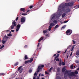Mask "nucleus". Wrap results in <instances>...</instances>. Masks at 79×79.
<instances>
[{"label":"nucleus","instance_id":"obj_27","mask_svg":"<svg viewBox=\"0 0 79 79\" xmlns=\"http://www.w3.org/2000/svg\"><path fill=\"white\" fill-rule=\"evenodd\" d=\"M65 70H66V69H65V68L64 67L62 69V72H64V71H65Z\"/></svg>","mask_w":79,"mask_h":79},{"label":"nucleus","instance_id":"obj_4","mask_svg":"<svg viewBox=\"0 0 79 79\" xmlns=\"http://www.w3.org/2000/svg\"><path fill=\"white\" fill-rule=\"evenodd\" d=\"M68 76H69V78L70 79H71V76H75V74L74 72H71L70 73H68Z\"/></svg>","mask_w":79,"mask_h":79},{"label":"nucleus","instance_id":"obj_23","mask_svg":"<svg viewBox=\"0 0 79 79\" xmlns=\"http://www.w3.org/2000/svg\"><path fill=\"white\" fill-rule=\"evenodd\" d=\"M52 27H51V26H49L48 27V30L49 31H51V29H52Z\"/></svg>","mask_w":79,"mask_h":79},{"label":"nucleus","instance_id":"obj_13","mask_svg":"<svg viewBox=\"0 0 79 79\" xmlns=\"http://www.w3.org/2000/svg\"><path fill=\"white\" fill-rule=\"evenodd\" d=\"M73 5H74V2H69V6H72Z\"/></svg>","mask_w":79,"mask_h":79},{"label":"nucleus","instance_id":"obj_42","mask_svg":"<svg viewBox=\"0 0 79 79\" xmlns=\"http://www.w3.org/2000/svg\"><path fill=\"white\" fill-rule=\"evenodd\" d=\"M4 47V45H2L1 47L0 48V49H2V48H3Z\"/></svg>","mask_w":79,"mask_h":79},{"label":"nucleus","instance_id":"obj_34","mask_svg":"<svg viewBox=\"0 0 79 79\" xmlns=\"http://www.w3.org/2000/svg\"><path fill=\"white\" fill-rule=\"evenodd\" d=\"M74 46H73L72 47V49L71 51H72L73 50V49H74Z\"/></svg>","mask_w":79,"mask_h":79},{"label":"nucleus","instance_id":"obj_54","mask_svg":"<svg viewBox=\"0 0 79 79\" xmlns=\"http://www.w3.org/2000/svg\"><path fill=\"white\" fill-rule=\"evenodd\" d=\"M11 32H13L15 31V30H11Z\"/></svg>","mask_w":79,"mask_h":79},{"label":"nucleus","instance_id":"obj_17","mask_svg":"<svg viewBox=\"0 0 79 79\" xmlns=\"http://www.w3.org/2000/svg\"><path fill=\"white\" fill-rule=\"evenodd\" d=\"M49 26L51 27H53V26H55V24L53 23H50Z\"/></svg>","mask_w":79,"mask_h":79},{"label":"nucleus","instance_id":"obj_39","mask_svg":"<svg viewBox=\"0 0 79 79\" xmlns=\"http://www.w3.org/2000/svg\"><path fill=\"white\" fill-rule=\"evenodd\" d=\"M62 65H65V63H64V62H62Z\"/></svg>","mask_w":79,"mask_h":79},{"label":"nucleus","instance_id":"obj_24","mask_svg":"<svg viewBox=\"0 0 79 79\" xmlns=\"http://www.w3.org/2000/svg\"><path fill=\"white\" fill-rule=\"evenodd\" d=\"M47 31H48V29H47L46 30H44L43 31V33H44V34H46V33L47 32Z\"/></svg>","mask_w":79,"mask_h":79},{"label":"nucleus","instance_id":"obj_57","mask_svg":"<svg viewBox=\"0 0 79 79\" xmlns=\"http://www.w3.org/2000/svg\"><path fill=\"white\" fill-rule=\"evenodd\" d=\"M59 68H58V69H57V70L58 71H60V69H58Z\"/></svg>","mask_w":79,"mask_h":79},{"label":"nucleus","instance_id":"obj_44","mask_svg":"<svg viewBox=\"0 0 79 79\" xmlns=\"http://www.w3.org/2000/svg\"><path fill=\"white\" fill-rule=\"evenodd\" d=\"M72 42H73V44H76V42H75V41L74 40H72Z\"/></svg>","mask_w":79,"mask_h":79},{"label":"nucleus","instance_id":"obj_62","mask_svg":"<svg viewBox=\"0 0 79 79\" xmlns=\"http://www.w3.org/2000/svg\"><path fill=\"white\" fill-rule=\"evenodd\" d=\"M29 10H28L26 12V13H28V12H29Z\"/></svg>","mask_w":79,"mask_h":79},{"label":"nucleus","instance_id":"obj_55","mask_svg":"<svg viewBox=\"0 0 79 79\" xmlns=\"http://www.w3.org/2000/svg\"><path fill=\"white\" fill-rule=\"evenodd\" d=\"M36 79H39V77L38 76L36 77Z\"/></svg>","mask_w":79,"mask_h":79},{"label":"nucleus","instance_id":"obj_6","mask_svg":"<svg viewBox=\"0 0 79 79\" xmlns=\"http://www.w3.org/2000/svg\"><path fill=\"white\" fill-rule=\"evenodd\" d=\"M16 32H18L19 30V29H20V27H21V25L20 24H18L16 26Z\"/></svg>","mask_w":79,"mask_h":79},{"label":"nucleus","instance_id":"obj_11","mask_svg":"<svg viewBox=\"0 0 79 79\" xmlns=\"http://www.w3.org/2000/svg\"><path fill=\"white\" fill-rule=\"evenodd\" d=\"M65 13H69L70 12V9L69 8H67L64 10Z\"/></svg>","mask_w":79,"mask_h":79},{"label":"nucleus","instance_id":"obj_33","mask_svg":"<svg viewBox=\"0 0 79 79\" xmlns=\"http://www.w3.org/2000/svg\"><path fill=\"white\" fill-rule=\"evenodd\" d=\"M29 63V60H28L27 61H26L25 62V64H27V63Z\"/></svg>","mask_w":79,"mask_h":79},{"label":"nucleus","instance_id":"obj_12","mask_svg":"<svg viewBox=\"0 0 79 79\" xmlns=\"http://www.w3.org/2000/svg\"><path fill=\"white\" fill-rule=\"evenodd\" d=\"M69 73H71V72L69 70L66 71L65 72L64 74L65 75H66V74H68H68H69Z\"/></svg>","mask_w":79,"mask_h":79},{"label":"nucleus","instance_id":"obj_21","mask_svg":"<svg viewBox=\"0 0 79 79\" xmlns=\"http://www.w3.org/2000/svg\"><path fill=\"white\" fill-rule=\"evenodd\" d=\"M24 60H26L28 59V57H27V55H25L24 56Z\"/></svg>","mask_w":79,"mask_h":79},{"label":"nucleus","instance_id":"obj_64","mask_svg":"<svg viewBox=\"0 0 79 79\" xmlns=\"http://www.w3.org/2000/svg\"><path fill=\"white\" fill-rule=\"evenodd\" d=\"M77 70H79V68H78V69H77Z\"/></svg>","mask_w":79,"mask_h":79},{"label":"nucleus","instance_id":"obj_46","mask_svg":"<svg viewBox=\"0 0 79 79\" xmlns=\"http://www.w3.org/2000/svg\"><path fill=\"white\" fill-rule=\"evenodd\" d=\"M64 77L65 79H67V76L65 75H64Z\"/></svg>","mask_w":79,"mask_h":79},{"label":"nucleus","instance_id":"obj_30","mask_svg":"<svg viewBox=\"0 0 79 79\" xmlns=\"http://www.w3.org/2000/svg\"><path fill=\"white\" fill-rule=\"evenodd\" d=\"M53 23H55V24H57V21L55 20L54 21H53Z\"/></svg>","mask_w":79,"mask_h":79},{"label":"nucleus","instance_id":"obj_2","mask_svg":"<svg viewBox=\"0 0 79 79\" xmlns=\"http://www.w3.org/2000/svg\"><path fill=\"white\" fill-rule=\"evenodd\" d=\"M12 25L10 27L11 28V29H14V28L15 27H16L17 26L16 24V22H15V20H12Z\"/></svg>","mask_w":79,"mask_h":79},{"label":"nucleus","instance_id":"obj_19","mask_svg":"<svg viewBox=\"0 0 79 79\" xmlns=\"http://www.w3.org/2000/svg\"><path fill=\"white\" fill-rule=\"evenodd\" d=\"M33 60H34V58H31L30 60H28V61H29V63H32V61H33Z\"/></svg>","mask_w":79,"mask_h":79},{"label":"nucleus","instance_id":"obj_29","mask_svg":"<svg viewBox=\"0 0 79 79\" xmlns=\"http://www.w3.org/2000/svg\"><path fill=\"white\" fill-rule=\"evenodd\" d=\"M17 65H18V62L15 64H14V66H17Z\"/></svg>","mask_w":79,"mask_h":79},{"label":"nucleus","instance_id":"obj_37","mask_svg":"<svg viewBox=\"0 0 79 79\" xmlns=\"http://www.w3.org/2000/svg\"><path fill=\"white\" fill-rule=\"evenodd\" d=\"M33 7H34V6H30L29 7L30 9H32V8Z\"/></svg>","mask_w":79,"mask_h":79},{"label":"nucleus","instance_id":"obj_25","mask_svg":"<svg viewBox=\"0 0 79 79\" xmlns=\"http://www.w3.org/2000/svg\"><path fill=\"white\" fill-rule=\"evenodd\" d=\"M66 13H64L62 14V18H64V16H66Z\"/></svg>","mask_w":79,"mask_h":79},{"label":"nucleus","instance_id":"obj_8","mask_svg":"<svg viewBox=\"0 0 79 79\" xmlns=\"http://www.w3.org/2000/svg\"><path fill=\"white\" fill-rule=\"evenodd\" d=\"M22 67H23L22 66H21L19 67L18 69V71H19V70H20L19 71L20 73H22V71H23V68L21 69V68H22Z\"/></svg>","mask_w":79,"mask_h":79},{"label":"nucleus","instance_id":"obj_61","mask_svg":"<svg viewBox=\"0 0 79 79\" xmlns=\"http://www.w3.org/2000/svg\"><path fill=\"white\" fill-rule=\"evenodd\" d=\"M10 30H7V31H5L6 32H8V31H9Z\"/></svg>","mask_w":79,"mask_h":79},{"label":"nucleus","instance_id":"obj_36","mask_svg":"<svg viewBox=\"0 0 79 79\" xmlns=\"http://www.w3.org/2000/svg\"><path fill=\"white\" fill-rule=\"evenodd\" d=\"M32 69H30L29 70V73H32Z\"/></svg>","mask_w":79,"mask_h":79},{"label":"nucleus","instance_id":"obj_31","mask_svg":"<svg viewBox=\"0 0 79 79\" xmlns=\"http://www.w3.org/2000/svg\"><path fill=\"white\" fill-rule=\"evenodd\" d=\"M6 42V40H5V41H2V44H5V42Z\"/></svg>","mask_w":79,"mask_h":79},{"label":"nucleus","instance_id":"obj_26","mask_svg":"<svg viewBox=\"0 0 79 79\" xmlns=\"http://www.w3.org/2000/svg\"><path fill=\"white\" fill-rule=\"evenodd\" d=\"M66 27V25H64L61 28V29L62 30L63 29H64L65 27Z\"/></svg>","mask_w":79,"mask_h":79},{"label":"nucleus","instance_id":"obj_16","mask_svg":"<svg viewBox=\"0 0 79 79\" xmlns=\"http://www.w3.org/2000/svg\"><path fill=\"white\" fill-rule=\"evenodd\" d=\"M5 39H6V40H8V37L5 35L3 38V39L5 40Z\"/></svg>","mask_w":79,"mask_h":79},{"label":"nucleus","instance_id":"obj_58","mask_svg":"<svg viewBox=\"0 0 79 79\" xmlns=\"http://www.w3.org/2000/svg\"><path fill=\"white\" fill-rule=\"evenodd\" d=\"M39 44H40V43H39L37 45V47L39 46Z\"/></svg>","mask_w":79,"mask_h":79},{"label":"nucleus","instance_id":"obj_47","mask_svg":"<svg viewBox=\"0 0 79 79\" xmlns=\"http://www.w3.org/2000/svg\"><path fill=\"white\" fill-rule=\"evenodd\" d=\"M67 22H68V20L67 21H65L64 22V23H67Z\"/></svg>","mask_w":79,"mask_h":79},{"label":"nucleus","instance_id":"obj_41","mask_svg":"<svg viewBox=\"0 0 79 79\" xmlns=\"http://www.w3.org/2000/svg\"><path fill=\"white\" fill-rule=\"evenodd\" d=\"M8 36H9V37H11V36H12V35L11 34H9L7 35Z\"/></svg>","mask_w":79,"mask_h":79},{"label":"nucleus","instance_id":"obj_40","mask_svg":"<svg viewBox=\"0 0 79 79\" xmlns=\"http://www.w3.org/2000/svg\"><path fill=\"white\" fill-rule=\"evenodd\" d=\"M27 15V14H25V13H23L22 14V15H24V16H26Z\"/></svg>","mask_w":79,"mask_h":79},{"label":"nucleus","instance_id":"obj_48","mask_svg":"<svg viewBox=\"0 0 79 79\" xmlns=\"http://www.w3.org/2000/svg\"><path fill=\"white\" fill-rule=\"evenodd\" d=\"M45 74H48V73H47V71H45Z\"/></svg>","mask_w":79,"mask_h":79},{"label":"nucleus","instance_id":"obj_9","mask_svg":"<svg viewBox=\"0 0 79 79\" xmlns=\"http://www.w3.org/2000/svg\"><path fill=\"white\" fill-rule=\"evenodd\" d=\"M56 15L55 14L52 15L51 18V20H52V19H54V18H55V17H56Z\"/></svg>","mask_w":79,"mask_h":79},{"label":"nucleus","instance_id":"obj_63","mask_svg":"<svg viewBox=\"0 0 79 79\" xmlns=\"http://www.w3.org/2000/svg\"><path fill=\"white\" fill-rule=\"evenodd\" d=\"M44 76V74H41V76Z\"/></svg>","mask_w":79,"mask_h":79},{"label":"nucleus","instance_id":"obj_60","mask_svg":"<svg viewBox=\"0 0 79 79\" xmlns=\"http://www.w3.org/2000/svg\"><path fill=\"white\" fill-rule=\"evenodd\" d=\"M71 47V45H70L68 47V48H69V47Z\"/></svg>","mask_w":79,"mask_h":79},{"label":"nucleus","instance_id":"obj_53","mask_svg":"<svg viewBox=\"0 0 79 79\" xmlns=\"http://www.w3.org/2000/svg\"><path fill=\"white\" fill-rule=\"evenodd\" d=\"M60 52H61V51H58L57 52V53H60Z\"/></svg>","mask_w":79,"mask_h":79},{"label":"nucleus","instance_id":"obj_15","mask_svg":"<svg viewBox=\"0 0 79 79\" xmlns=\"http://www.w3.org/2000/svg\"><path fill=\"white\" fill-rule=\"evenodd\" d=\"M59 56H60V54H57L56 56L55 57L54 61H55V60H56V58H58Z\"/></svg>","mask_w":79,"mask_h":79},{"label":"nucleus","instance_id":"obj_38","mask_svg":"<svg viewBox=\"0 0 79 79\" xmlns=\"http://www.w3.org/2000/svg\"><path fill=\"white\" fill-rule=\"evenodd\" d=\"M45 36L46 37H48L50 36V35H48V34H47Z\"/></svg>","mask_w":79,"mask_h":79},{"label":"nucleus","instance_id":"obj_22","mask_svg":"<svg viewBox=\"0 0 79 79\" xmlns=\"http://www.w3.org/2000/svg\"><path fill=\"white\" fill-rule=\"evenodd\" d=\"M59 25H56L54 27V29H56V28H58V27H59Z\"/></svg>","mask_w":79,"mask_h":79},{"label":"nucleus","instance_id":"obj_59","mask_svg":"<svg viewBox=\"0 0 79 79\" xmlns=\"http://www.w3.org/2000/svg\"><path fill=\"white\" fill-rule=\"evenodd\" d=\"M66 51H67V50H66L64 52V53H65L66 52Z\"/></svg>","mask_w":79,"mask_h":79},{"label":"nucleus","instance_id":"obj_56","mask_svg":"<svg viewBox=\"0 0 79 79\" xmlns=\"http://www.w3.org/2000/svg\"><path fill=\"white\" fill-rule=\"evenodd\" d=\"M59 63H61V59H60Z\"/></svg>","mask_w":79,"mask_h":79},{"label":"nucleus","instance_id":"obj_5","mask_svg":"<svg viewBox=\"0 0 79 79\" xmlns=\"http://www.w3.org/2000/svg\"><path fill=\"white\" fill-rule=\"evenodd\" d=\"M44 65H42L41 66H38V68H37V73H39V71H40V69H42L43 68H44Z\"/></svg>","mask_w":79,"mask_h":79},{"label":"nucleus","instance_id":"obj_7","mask_svg":"<svg viewBox=\"0 0 79 79\" xmlns=\"http://www.w3.org/2000/svg\"><path fill=\"white\" fill-rule=\"evenodd\" d=\"M21 22L22 23H24L26 21V18L24 17H22L21 19Z\"/></svg>","mask_w":79,"mask_h":79},{"label":"nucleus","instance_id":"obj_51","mask_svg":"<svg viewBox=\"0 0 79 79\" xmlns=\"http://www.w3.org/2000/svg\"><path fill=\"white\" fill-rule=\"evenodd\" d=\"M72 53H73V52H72L71 53V54L69 56H72Z\"/></svg>","mask_w":79,"mask_h":79},{"label":"nucleus","instance_id":"obj_20","mask_svg":"<svg viewBox=\"0 0 79 79\" xmlns=\"http://www.w3.org/2000/svg\"><path fill=\"white\" fill-rule=\"evenodd\" d=\"M34 76L33 77V79H36L35 78V77H37V74L36 73V72H35L34 74Z\"/></svg>","mask_w":79,"mask_h":79},{"label":"nucleus","instance_id":"obj_32","mask_svg":"<svg viewBox=\"0 0 79 79\" xmlns=\"http://www.w3.org/2000/svg\"><path fill=\"white\" fill-rule=\"evenodd\" d=\"M73 64L71 65L70 66V68L71 69H73Z\"/></svg>","mask_w":79,"mask_h":79},{"label":"nucleus","instance_id":"obj_45","mask_svg":"<svg viewBox=\"0 0 79 79\" xmlns=\"http://www.w3.org/2000/svg\"><path fill=\"white\" fill-rule=\"evenodd\" d=\"M53 68V67H51L50 69L49 70V71H52V69Z\"/></svg>","mask_w":79,"mask_h":79},{"label":"nucleus","instance_id":"obj_52","mask_svg":"<svg viewBox=\"0 0 79 79\" xmlns=\"http://www.w3.org/2000/svg\"><path fill=\"white\" fill-rule=\"evenodd\" d=\"M18 18H19V17H17L16 18V21H18Z\"/></svg>","mask_w":79,"mask_h":79},{"label":"nucleus","instance_id":"obj_28","mask_svg":"<svg viewBox=\"0 0 79 79\" xmlns=\"http://www.w3.org/2000/svg\"><path fill=\"white\" fill-rule=\"evenodd\" d=\"M74 8H79V5H77L74 6Z\"/></svg>","mask_w":79,"mask_h":79},{"label":"nucleus","instance_id":"obj_1","mask_svg":"<svg viewBox=\"0 0 79 79\" xmlns=\"http://www.w3.org/2000/svg\"><path fill=\"white\" fill-rule=\"evenodd\" d=\"M66 6H69V3H66L64 4H61L60 6L59 7V8L60 10H61V9H64L66 8Z\"/></svg>","mask_w":79,"mask_h":79},{"label":"nucleus","instance_id":"obj_50","mask_svg":"<svg viewBox=\"0 0 79 79\" xmlns=\"http://www.w3.org/2000/svg\"><path fill=\"white\" fill-rule=\"evenodd\" d=\"M27 45H26L25 46H24V48H27Z\"/></svg>","mask_w":79,"mask_h":79},{"label":"nucleus","instance_id":"obj_35","mask_svg":"<svg viewBox=\"0 0 79 79\" xmlns=\"http://www.w3.org/2000/svg\"><path fill=\"white\" fill-rule=\"evenodd\" d=\"M74 74H78V72L77 71V70H76L74 72Z\"/></svg>","mask_w":79,"mask_h":79},{"label":"nucleus","instance_id":"obj_3","mask_svg":"<svg viewBox=\"0 0 79 79\" xmlns=\"http://www.w3.org/2000/svg\"><path fill=\"white\" fill-rule=\"evenodd\" d=\"M73 32V31L72 30L69 29L67 30L66 31V35H71V34H72V33Z\"/></svg>","mask_w":79,"mask_h":79},{"label":"nucleus","instance_id":"obj_43","mask_svg":"<svg viewBox=\"0 0 79 79\" xmlns=\"http://www.w3.org/2000/svg\"><path fill=\"white\" fill-rule=\"evenodd\" d=\"M59 66H61V65L62 64V63H61V62H59Z\"/></svg>","mask_w":79,"mask_h":79},{"label":"nucleus","instance_id":"obj_18","mask_svg":"<svg viewBox=\"0 0 79 79\" xmlns=\"http://www.w3.org/2000/svg\"><path fill=\"white\" fill-rule=\"evenodd\" d=\"M44 39V37H41L39 40L38 42H40L41 40H42Z\"/></svg>","mask_w":79,"mask_h":79},{"label":"nucleus","instance_id":"obj_49","mask_svg":"<svg viewBox=\"0 0 79 79\" xmlns=\"http://www.w3.org/2000/svg\"><path fill=\"white\" fill-rule=\"evenodd\" d=\"M56 61H59V58H57V59H56Z\"/></svg>","mask_w":79,"mask_h":79},{"label":"nucleus","instance_id":"obj_10","mask_svg":"<svg viewBox=\"0 0 79 79\" xmlns=\"http://www.w3.org/2000/svg\"><path fill=\"white\" fill-rule=\"evenodd\" d=\"M79 56V51L77 50L76 52V58H78V56Z\"/></svg>","mask_w":79,"mask_h":79},{"label":"nucleus","instance_id":"obj_14","mask_svg":"<svg viewBox=\"0 0 79 79\" xmlns=\"http://www.w3.org/2000/svg\"><path fill=\"white\" fill-rule=\"evenodd\" d=\"M25 10H26V9H25V8H21L20 9V10L21 11H23V12H25L24 11H25Z\"/></svg>","mask_w":79,"mask_h":79}]
</instances>
